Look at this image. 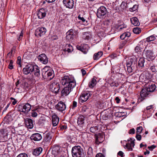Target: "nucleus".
<instances>
[{
  "mask_svg": "<svg viewBox=\"0 0 157 157\" xmlns=\"http://www.w3.org/2000/svg\"><path fill=\"white\" fill-rule=\"evenodd\" d=\"M22 71L23 73L26 75L31 74L33 72L34 76L29 78L30 80H32L33 82H34L36 80L34 77L37 80L39 79V78L40 76V71L38 67L36 65H34L30 64H28L23 68Z\"/></svg>",
  "mask_w": 157,
  "mask_h": 157,
  "instance_id": "f257e3e1",
  "label": "nucleus"
},
{
  "mask_svg": "<svg viewBox=\"0 0 157 157\" xmlns=\"http://www.w3.org/2000/svg\"><path fill=\"white\" fill-rule=\"evenodd\" d=\"M156 86L154 84H151L147 88L143 89L140 92V95L141 97V101H143L149 94L150 92H153L155 89Z\"/></svg>",
  "mask_w": 157,
  "mask_h": 157,
  "instance_id": "f03ea898",
  "label": "nucleus"
},
{
  "mask_svg": "<svg viewBox=\"0 0 157 157\" xmlns=\"http://www.w3.org/2000/svg\"><path fill=\"white\" fill-rule=\"evenodd\" d=\"M73 157H84L85 155L82 147L79 146L73 147L72 149Z\"/></svg>",
  "mask_w": 157,
  "mask_h": 157,
  "instance_id": "7ed1b4c3",
  "label": "nucleus"
},
{
  "mask_svg": "<svg viewBox=\"0 0 157 157\" xmlns=\"http://www.w3.org/2000/svg\"><path fill=\"white\" fill-rule=\"evenodd\" d=\"M48 67H45L43 70L42 75L44 78H48L50 80L54 77V71L51 69H48Z\"/></svg>",
  "mask_w": 157,
  "mask_h": 157,
  "instance_id": "20e7f679",
  "label": "nucleus"
},
{
  "mask_svg": "<svg viewBox=\"0 0 157 157\" xmlns=\"http://www.w3.org/2000/svg\"><path fill=\"white\" fill-rule=\"evenodd\" d=\"M60 47H61L62 49L61 51H63L64 52V54H66V53L71 52L73 50V48L72 46L69 44H67L65 42H64L61 43L60 45Z\"/></svg>",
  "mask_w": 157,
  "mask_h": 157,
  "instance_id": "39448f33",
  "label": "nucleus"
},
{
  "mask_svg": "<svg viewBox=\"0 0 157 157\" xmlns=\"http://www.w3.org/2000/svg\"><path fill=\"white\" fill-rule=\"evenodd\" d=\"M70 86H67L65 87L61 91V96H66L68 95L71 90L74 87L75 85V83H72V84H70Z\"/></svg>",
  "mask_w": 157,
  "mask_h": 157,
  "instance_id": "423d86ee",
  "label": "nucleus"
},
{
  "mask_svg": "<svg viewBox=\"0 0 157 157\" xmlns=\"http://www.w3.org/2000/svg\"><path fill=\"white\" fill-rule=\"evenodd\" d=\"M107 12L106 8L104 6H101L97 10V16L99 18H103L105 17Z\"/></svg>",
  "mask_w": 157,
  "mask_h": 157,
  "instance_id": "0eeeda50",
  "label": "nucleus"
},
{
  "mask_svg": "<svg viewBox=\"0 0 157 157\" xmlns=\"http://www.w3.org/2000/svg\"><path fill=\"white\" fill-rule=\"evenodd\" d=\"M134 60L130 59L129 61L127 62V71L128 73L132 72L133 70H134L135 67L136 66V61H134Z\"/></svg>",
  "mask_w": 157,
  "mask_h": 157,
  "instance_id": "6e6552de",
  "label": "nucleus"
},
{
  "mask_svg": "<svg viewBox=\"0 0 157 157\" xmlns=\"http://www.w3.org/2000/svg\"><path fill=\"white\" fill-rule=\"evenodd\" d=\"M31 106L29 103H26L25 105H19L18 106L19 111L27 113L31 109Z\"/></svg>",
  "mask_w": 157,
  "mask_h": 157,
  "instance_id": "1a4fd4ad",
  "label": "nucleus"
},
{
  "mask_svg": "<svg viewBox=\"0 0 157 157\" xmlns=\"http://www.w3.org/2000/svg\"><path fill=\"white\" fill-rule=\"evenodd\" d=\"M60 83L63 86L66 85V86H70V84H72V83L75 82L73 80L71 79L69 76H65L62 78Z\"/></svg>",
  "mask_w": 157,
  "mask_h": 157,
  "instance_id": "9d476101",
  "label": "nucleus"
},
{
  "mask_svg": "<svg viewBox=\"0 0 157 157\" xmlns=\"http://www.w3.org/2000/svg\"><path fill=\"white\" fill-rule=\"evenodd\" d=\"M91 95L92 94H91L90 92H84L80 96L79 99V101L82 102L86 101Z\"/></svg>",
  "mask_w": 157,
  "mask_h": 157,
  "instance_id": "9b49d317",
  "label": "nucleus"
},
{
  "mask_svg": "<svg viewBox=\"0 0 157 157\" xmlns=\"http://www.w3.org/2000/svg\"><path fill=\"white\" fill-rule=\"evenodd\" d=\"M46 32V29L45 28L39 27L36 30L35 34L36 36L41 37L45 34Z\"/></svg>",
  "mask_w": 157,
  "mask_h": 157,
  "instance_id": "f8f14e48",
  "label": "nucleus"
},
{
  "mask_svg": "<svg viewBox=\"0 0 157 157\" xmlns=\"http://www.w3.org/2000/svg\"><path fill=\"white\" fill-rule=\"evenodd\" d=\"M134 140H135L133 138H130L128 140V141H131L130 143H128L126 144V147L128 149V151H132L133 147H134L135 145Z\"/></svg>",
  "mask_w": 157,
  "mask_h": 157,
  "instance_id": "ddd939ff",
  "label": "nucleus"
},
{
  "mask_svg": "<svg viewBox=\"0 0 157 157\" xmlns=\"http://www.w3.org/2000/svg\"><path fill=\"white\" fill-rule=\"evenodd\" d=\"M145 54L146 58L149 61H152L155 58V56L154 55L152 52L150 50L146 51Z\"/></svg>",
  "mask_w": 157,
  "mask_h": 157,
  "instance_id": "4468645a",
  "label": "nucleus"
},
{
  "mask_svg": "<svg viewBox=\"0 0 157 157\" xmlns=\"http://www.w3.org/2000/svg\"><path fill=\"white\" fill-rule=\"evenodd\" d=\"M63 3L67 8L72 9L73 8L74 5V1L73 0H63Z\"/></svg>",
  "mask_w": 157,
  "mask_h": 157,
  "instance_id": "2eb2a0df",
  "label": "nucleus"
},
{
  "mask_svg": "<svg viewBox=\"0 0 157 157\" xmlns=\"http://www.w3.org/2000/svg\"><path fill=\"white\" fill-rule=\"evenodd\" d=\"M95 143L96 144H98L102 143L104 140L103 135L100 133L95 134Z\"/></svg>",
  "mask_w": 157,
  "mask_h": 157,
  "instance_id": "dca6fc26",
  "label": "nucleus"
},
{
  "mask_svg": "<svg viewBox=\"0 0 157 157\" xmlns=\"http://www.w3.org/2000/svg\"><path fill=\"white\" fill-rule=\"evenodd\" d=\"M42 138V136L40 134L36 133L33 134L30 137L31 140L35 141H39Z\"/></svg>",
  "mask_w": 157,
  "mask_h": 157,
  "instance_id": "f3484780",
  "label": "nucleus"
},
{
  "mask_svg": "<svg viewBox=\"0 0 157 157\" xmlns=\"http://www.w3.org/2000/svg\"><path fill=\"white\" fill-rule=\"evenodd\" d=\"M38 59L44 64H46L48 62V59L44 54H42L39 56Z\"/></svg>",
  "mask_w": 157,
  "mask_h": 157,
  "instance_id": "a211bd4d",
  "label": "nucleus"
},
{
  "mask_svg": "<svg viewBox=\"0 0 157 157\" xmlns=\"http://www.w3.org/2000/svg\"><path fill=\"white\" fill-rule=\"evenodd\" d=\"M46 14V10L43 8L40 9L37 13L38 18L40 19L44 18Z\"/></svg>",
  "mask_w": 157,
  "mask_h": 157,
  "instance_id": "6ab92c4d",
  "label": "nucleus"
},
{
  "mask_svg": "<svg viewBox=\"0 0 157 157\" xmlns=\"http://www.w3.org/2000/svg\"><path fill=\"white\" fill-rule=\"evenodd\" d=\"M59 146L54 145L53 147L52 154L54 157H59Z\"/></svg>",
  "mask_w": 157,
  "mask_h": 157,
  "instance_id": "aec40b11",
  "label": "nucleus"
},
{
  "mask_svg": "<svg viewBox=\"0 0 157 157\" xmlns=\"http://www.w3.org/2000/svg\"><path fill=\"white\" fill-rule=\"evenodd\" d=\"M77 48L85 54H86L88 51V46L87 44H84L82 46H78L77 47Z\"/></svg>",
  "mask_w": 157,
  "mask_h": 157,
  "instance_id": "412c9836",
  "label": "nucleus"
},
{
  "mask_svg": "<svg viewBox=\"0 0 157 157\" xmlns=\"http://www.w3.org/2000/svg\"><path fill=\"white\" fill-rule=\"evenodd\" d=\"M148 75V73L146 72L141 74L139 76V80L142 82L147 81L149 78L147 76Z\"/></svg>",
  "mask_w": 157,
  "mask_h": 157,
  "instance_id": "4be33fe9",
  "label": "nucleus"
},
{
  "mask_svg": "<svg viewBox=\"0 0 157 157\" xmlns=\"http://www.w3.org/2000/svg\"><path fill=\"white\" fill-rule=\"evenodd\" d=\"M75 36V35H74V32L72 29L69 30L66 33V37L67 39L68 40L73 39Z\"/></svg>",
  "mask_w": 157,
  "mask_h": 157,
  "instance_id": "5701e85b",
  "label": "nucleus"
},
{
  "mask_svg": "<svg viewBox=\"0 0 157 157\" xmlns=\"http://www.w3.org/2000/svg\"><path fill=\"white\" fill-rule=\"evenodd\" d=\"M25 125L27 127L29 128L32 129L33 128V120L30 118H27L25 120Z\"/></svg>",
  "mask_w": 157,
  "mask_h": 157,
  "instance_id": "b1692460",
  "label": "nucleus"
},
{
  "mask_svg": "<svg viewBox=\"0 0 157 157\" xmlns=\"http://www.w3.org/2000/svg\"><path fill=\"white\" fill-rule=\"evenodd\" d=\"M59 122V118L57 116L54 114L52 116V125L53 126H56L58 124Z\"/></svg>",
  "mask_w": 157,
  "mask_h": 157,
  "instance_id": "393cba45",
  "label": "nucleus"
},
{
  "mask_svg": "<svg viewBox=\"0 0 157 157\" xmlns=\"http://www.w3.org/2000/svg\"><path fill=\"white\" fill-rule=\"evenodd\" d=\"M131 22L133 25L135 26H139L140 25V23L138 19L136 17H134L131 19Z\"/></svg>",
  "mask_w": 157,
  "mask_h": 157,
  "instance_id": "a878e982",
  "label": "nucleus"
},
{
  "mask_svg": "<svg viewBox=\"0 0 157 157\" xmlns=\"http://www.w3.org/2000/svg\"><path fill=\"white\" fill-rule=\"evenodd\" d=\"M94 78H95V77L92 78L91 81L89 83V86L91 88H93L96 85L97 83V81Z\"/></svg>",
  "mask_w": 157,
  "mask_h": 157,
  "instance_id": "bb28decb",
  "label": "nucleus"
},
{
  "mask_svg": "<svg viewBox=\"0 0 157 157\" xmlns=\"http://www.w3.org/2000/svg\"><path fill=\"white\" fill-rule=\"evenodd\" d=\"M42 150L41 147L36 148L34 150L33 152V154L35 156H38L41 153Z\"/></svg>",
  "mask_w": 157,
  "mask_h": 157,
  "instance_id": "cd10ccee",
  "label": "nucleus"
},
{
  "mask_svg": "<svg viewBox=\"0 0 157 157\" xmlns=\"http://www.w3.org/2000/svg\"><path fill=\"white\" fill-rule=\"evenodd\" d=\"M102 55L103 52H98L94 54L93 59L94 60H98L101 56Z\"/></svg>",
  "mask_w": 157,
  "mask_h": 157,
  "instance_id": "c85d7f7f",
  "label": "nucleus"
},
{
  "mask_svg": "<svg viewBox=\"0 0 157 157\" xmlns=\"http://www.w3.org/2000/svg\"><path fill=\"white\" fill-rule=\"evenodd\" d=\"M66 109V105L65 103L62 101H59V111L62 112L63 113V111Z\"/></svg>",
  "mask_w": 157,
  "mask_h": 157,
  "instance_id": "c756f323",
  "label": "nucleus"
},
{
  "mask_svg": "<svg viewBox=\"0 0 157 157\" xmlns=\"http://www.w3.org/2000/svg\"><path fill=\"white\" fill-rule=\"evenodd\" d=\"M91 35L88 32L84 33L82 36V38L85 40H88L91 37Z\"/></svg>",
  "mask_w": 157,
  "mask_h": 157,
  "instance_id": "7c9ffc66",
  "label": "nucleus"
},
{
  "mask_svg": "<svg viewBox=\"0 0 157 157\" xmlns=\"http://www.w3.org/2000/svg\"><path fill=\"white\" fill-rule=\"evenodd\" d=\"M145 61V59L143 58L140 59L138 61V65L140 67H144V64Z\"/></svg>",
  "mask_w": 157,
  "mask_h": 157,
  "instance_id": "2f4dec72",
  "label": "nucleus"
},
{
  "mask_svg": "<svg viewBox=\"0 0 157 157\" xmlns=\"http://www.w3.org/2000/svg\"><path fill=\"white\" fill-rule=\"evenodd\" d=\"M88 157H93L94 156L93 152V149L91 147H89L87 153Z\"/></svg>",
  "mask_w": 157,
  "mask_h": 157,
  "instance_id": "473e14b6",
  "label": "nucleus"
},
{
  "mask_svg": "<svg viewBox=\"0 0 157 157\" xmlns=\"http://www.w3.org/2000/svg\"><path fill=\"white\" fill-rule=\"evenodd\" d=\"M141 29L140 28L136 27L133 28V31L135 33L139 34L141 32Z\"/></svg>",
  "mask_w": 157,
  "mask_h": 157,
  "instance_id": "72a5a7b5",
  "label": "nucleus"
},
{
  "mask_svg": "<svg viewBox=\"0 0 157 157\" xmlns=\"http://www.w3.org/2000/svg\"><path fill=\"white\" fill-rule=\"evenodd\" d=\"M77 123L78 125H82L84 123L83 118L79 117Z\"/></svg>",
  "mask_w": 157,
  "mask_h": 157,
  "instance_id": "f704fd0d",
  "label": "nucleus"
},
{
  "mask_svg": "<svg viewBox=\"0 0 157 157\" xmlns=\"http://www.w3.org/2000/svg\"><path fill=\"white\" fill-rule=\"evenodd\" d=\"M155 39V36L153 35H152L147 38L146 41L148 42H149L150 41L154 40Z\"/></svg>",
  "mask_w": 157,
  "mask_h": 157,
  "instance_id": "c9c22d12",
  "label": "nucleus"
},
{
  "mask_svg": "<svg viewBox=\"0 0 157 157\" xmlns=\"http://www.w3.org/2000/svg\"><path fill=\"white\" fill-rule=\"evenodd\" d=\"M98 130V127L96 126L91 127L90 128V131L94 133H95Z\"/></svg>",
  "mask_w": 157,
  "mask_h": 157,
  "instance_id": "e433bc0d",
  "label": "nucleus"
},
{
  "mask_svg": "<svg viewBox=\"0 0 157 157\" xmlns=\"http://www.w3.org/2000/svg\"><path fill=\"white\" fill-rule=\"evenodd\" d=\"M138 6L136 5H134L132 7L130 8L129 10L131 12H133L136 11L138 8Z\"/></svg>",
  "mask_w": 157,
  "mask_h": 157,
  "instance_id": "4c0bfd02",
  "label": "nucleus"
},
{
  "mask_svg": "<svg viewBox=\"0 0 157 157\" xmlns=\"http://www.w3.org/2000/svg\"><path fill=\"white\" fill-rule=\"evenodd\" d=\"M46 122L45 118L43 117H41L39 120V122L40 124L43 125Z\"/></svg>",
  "mask_w": 157,
  "mask_h": 157,
  "instance_id": "58836bf2",
  "label": "nucleus"
},
{
  "mask_svg": "<svg viewBox=\"0 0 157 157\" xmlns=\"http://www.w3.org/2000/svg\"><path fill=\"white\" fill-rule=\"evenodd\" d=\"M127 43V41L125 40L123 41L120 43L119 45V48H122Z\"/></svg>",
  "mask_w": 157,
  "mask_h": 157,
  "instance_id": "ea45409f",
  "label": "nucleus"
},
{
  "mask_svg": "<svg viewBox=\"0 0 157 157\" xmlns=\"http://www.w3.org/2000/svg\"><path fill=\"white\" fill-rule=\"evenodd\" d=\"M17 63L18 65V67L21 68V57L20 56H19L17 57Z\"/></svg>",
  "mask_w": 157,
  "mask_h": 157,
  "instance_id": "a19ab883",
  "label": "nucleus"
},
{
  "mask_svg": "<svg viewBox=\"0 0 157 157\" xmlns=\"http://www.w3.org/2000/svg\"><path fill=\"white\" fill-rule=\"evenodd\" d=\"M143 129V128L142 127H138L136 128V133L137 134H140L141 133Z\"/></svg>",
  "mask_w": 157,
  "mask_h": 157,
  "instance_id": "79ce46f5",
  "label": "nucleus"
},
{
  "mask_svg": "<svg viewBox=\"0 0 157 157\" xmlns=\"http://www.w3.org/2000/svg\"><path fill=\"white\" fill-rule=\"evenodd\" d=\"M23 34H24V31L23 30H22L21 31V32L20 33V34L19 37L17 38V39L18 40L20 41L22 39Z\"/></svg>",
  "mask_w": 157,
  "mask_h": 157,
  "instance_id": "37998d69",
  "label": "nucleus"
},
{
  "mask_svg": "<svg viewBox=\"0 0 157 157\" xmlns=\"http://www.w3.org/2000/svg\"><path fill=\"white\" fill-rule=\"evenodd\" d=\"M13 60H10L8 66L9 69H12L13 68Z\"/></svg>",
  "mask_w": 157,
  "mask_h": 157,
  "instance_id": "c03bdc74",
  "label": "nucleus"
},
{
  "mask_svg": "<svg viewBox=\"0 0 157 157\" xmlns=\"http://www.w3.org/2000/svg\"><path fill=\"white\" fill-rule=\"evenodd\" d=\"M17 157H28L27 154L25 153H22L18 155Z\"/></svg>",
  "mask_w": 157,
  "mask_h": 157,
  "instance_id": "a18cd8bd",
  "label": "nucleus"
},
{
  "mask_svg": "<svg viewBox=\"0 0 157 157\" xmlns=\"http://www.w3.org/2000/svg\"><path fill=\"white\" fill-rule=\"evenodd\" d=\"M37 116V113L35 110H33L31 113V116L33 117H36Z\"/></svg>",
  "mask_w": 157,
  "mask_h": 157,
  "instance_id": "49530a36",
  "label": "nucleus"
},
{
  "mask_svg": "<svg viewBox=\"0 0 157 157\" xmlns=\"http://www.w3.org/2000/svg\"><path fill=\"white\" fill-rule=\"evenodd\" d=\"M140 45H138L135 48V51L136 52H140Z\"/></svg>",
  "mask_w": 157,
  "mask_h": 157,
  "instance_id": "de8ad7c7",
  "label": "nucleus"
},
{
  "mask_svg": "<svg viewBox=\"0 0 157 157\" xmlns=\"http://www.w3.org/2000/svg\"><path fill=\"white\" fill-rule=\"evenodd\" d=\"M126 5H127V4L125 2H123L121 3V5L120 6L122 8L124 9L125 7L126 6Z\"/></svg>",
  "mask_w": 157,
  "mask_h": 157,
  "instance_id": "09e8293b",
  "label": "nucleus"
},
{
  "mask_svg": "<svg viewBox=\"0 0 157 157\" xmlns=\"http://www.w3.org/2000/svg\"><path fill=\"white\" fill-rule=\"evenodd\" d=\"M110 85L111 86L117 87L119 85L117 83H116L114 82H113L110 84Z\"/></svg>",
  "mask_w": 157,
  "mask_h": 157,
  "instance_id": "8fccbe9b",
  "label": "nucleus"
},
{
  "mask_svg": "<svg viewBox=\"0 0 157 157\" xmlns=\"http://www.w3.org/2000/svg\"><path fill=\"white\" fill-rule=\"evenodd\" d=\"M59 154L61 155L59 157H65V156L66 155V153L63 151H59Z\"/></svg>",
  "mask_w": 157,
  "mask_h": 157,
  "instance_id": "3c124183",
  "label": "nucleus"
},
{
  "mask_svg": "<svg viewBox=\"0 0 157 157\" xmlns=\"http://www.w3.org/2000/svg\"><path fill=\"white\" fill-rule=\"evenodd\" d=\"M156 147V146L153 145L151 146L148 147V148L149 149V150L150 151H152L153 149L155 148Z\"/></svg>",
  "mask_w": 157,
  "mask_h": 157,
  "instance_id": "603ef678",
  "label": "nucleus"
},
{
  "mask_svg": "<svg viewBox=\"0 0 157 157\" xmlns=\"http://www.w3.org/2000/svg\"><path fill=\"white\" fill-rule=\"evenodd\" d=\"M136 137L137 140L139 141L141 139V136L139 135V134H137Z\"/></svg>",
  "mask_w": 157,
  "mask_h": 157,
  "instance_id": "864d4df0",
  "label": "nucleus"
},
{
  "mask_svg": "<svg viewBox=\"0 0 157 157\" xmlns=\"http://www.w3.org/2000/svg\"><path fill=\"white\" fill-rule=\"evenodd\" d=\"M124 113L123 112H118L116 113V114H117V116L119 117H121L122 116H123L124 115H123V114Z\"/></svg>",
  "mask_w": 157,
  "mask_h": 157,
  "instance_id": "5fc2aeb1",
  "label": "nucleus"
},
{
  "mask_svg": "<svg viewBox=\"0 0 157 157\" xmlns=\"http://www.w3.org/2000/svg\"><path fill=\"white\" fill-rule=\"evenodd\" d=\"M135 129L134 128L130 129L128 132L129 134H134L135 133Z\"/></svg>",
  "mask_w": 157,
  "mask_h": 157,
  "instance_id": "6e6d98bb",
  "label": "nucleus"
},
{
  "mask_svg": "<svg viewBox=\"0 0 157 157\" xmlns=\"http://www.w3.org/2000/svg\"><path fill=\"white\" fill-rule=\"evenodd\" d=\"M150 69L153 72H155L156 71V69L155 68V66H153L151 67Z\"/></svg>",
  "mask_w": 157,
  "mask_h": 157,
  "instance_id": "4d7b16f0",
  "label": "nucleus"
},
{
  "mask_svg": "<svg viewBox=\"0 0 157 157\" xmlns=\"http://www.w3.org/2000/svg\"><path fill=\"white\" fill-rule=\"evenodd\" d=\"M95 157H105V156L102 153H98L96 155Z\"/></svg>",
  "mask_w": 157,
  "mask_h": 157,
  "instance_id": "13d9d810",
  "label": "nucleus"
},
{
  "mask_svg": "<svg viewBox=\"0 0 157 157\" xmlns=\"http://www.w3.org/2000/svg\"><path fill=\"white\" fill-rule=\"evenodd\" d=\"M45 139L46 141H48L51 139V136H47V135L46 136Z\"/></svg>",
  "mask_w": 157,
  "mask_h": 157,
  "instance_id": "bf43d9fd",
  "label": "nucleus"
},
{
  "mask_svg": "<svg viewBox=\"0 0 157 157\" xmlns=\"http://www.w3.org/2000/svg\"><path fill=\"white\" fill-rule=\"evenodd\" d=\"M117 154L121 156V157H123L124 156V153L123 152L121 151H120Z\"/></svg>",
  "mask_w": 157,
  "mask_h": 157,
  "instance_id": "052dcab7",
  "label": "nucleus"
},
{
  "mask_svg": "<svg viewBox=\"0 0 157 157\" xmlns=\"http://www.w3.org/2000/svg\"><path fill=\"white\" fill-rule=\"evenodd\" d=\"M72 108H75L77 106V103L76 101H74L73 102Z\"/></svg>",
  "mask_w": 157,
  "mask_h": 157,
  "instance_id": "680f3d73",
  "label": "nucleus"
},
{
  "mask_svg": "<svg viewBox=\"0 0 157 157\" xmlns=\"http://www.w3.org/2000/svg\"><path fill=\"white\" fill-rule=\"evenodd\" d=\"M78 18L79 19L81 20L83 22H85L86 21L84 17H80V15L78 16Z\"/></svg>",
  "mask_w": 157,
  "mask_h": 157,
  "instance_id": "e2e57ef3",
  "label": "nucleus"
},
{
  "mask_svg": "<svg viewBox=\"0 0 157 157\" xmlns=\"http://www.w3.org/2000/svg\"><path fill=\"white\" fill-rule=\"evenodd\" d=\"M67 128V127L66 125L64 124V125H63L62 126L60 127V129L61 130H63L64 129H65Z\"/></svg>",
  "mask_w": 157,
  "mask_h": 157,
  "instance_id": "0e129e2a",
  "label": "nucleus"
},
{
  "mask_svg": "<svg viewBox=\"0 0 157 157\" xmlns=\"http://www.w3.org/2000/svg\"><path fill=\"white\" fill-rule=\"evenodd\" d=\"M125 37H128L130 36L131 34L129 32H126L124 33Z\"/></svg>",
  "mask_w": 157,
  "mask_h": 157,
  "instance_id": "69168bd1",
  "label": "nucleus"
},
{
  "mask_svg": "<svg viewBox=\"0 0 157 157\" xmlns=\"http://www.w3.org/2000/svg\"><path fill=\"white\" fill-rule=\"evenodd\" d=\"M126 25H120L119 27V28L120 30H121L124 28H126Z\"/></svg>",
  "mask_w": 157,
  "mask_h": 157,
  "instance_id": "338daca9",
  "label": "nucleus"
},
{
  "mask_svg": "<svg viewBox=\"0 0 157 157\" xmlns=\"http://www.w3.org/2000/svg\"><path fill=\"white\" fill-rule=\"evenodd\" d=\"M53 90L54 93H55L57 94L59 91V88L57 87V88H56V87H55Z\"/></svg>",
  "mask_w": 157,
  "mask_h": 157,
  "instance_id": "774afa93",
  "label": "nucleus"
}]
</instances>
